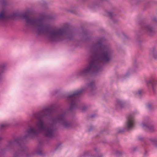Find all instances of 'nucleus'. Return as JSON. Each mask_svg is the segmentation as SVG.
I'll list each match as a JSON object with an SVG mask.
<instances>
[{
	"instance_id": "7",
	"label": "nucleus",
	"mask_w": 157,
	"mask_h": 157,
	"mask_svg": "<svg viewBox=\"0 0 157 157\" xmlns=\"http://www.w3.org/2000/svg\"><path fill=\"white\" fill-rule=\"evenodd\" d=\"M142 126L144 130L152 132L155 131L153 125L151 124V122L148 118L144 120L142 124Z\"/></svg>"
},
{
	"instance_id": "27",
	"label": "nucleus",
	"mask_w": 157,
	"mask_h": 157,
	"mask_svg": "<svg viewBox=\"0 0 157 157\" xmlns=\"http://www.w3.org/2000/svg\"><path fill=\"white\" fill-rule=\"evenodd\" d=\"M93 128L92 127H91L90 128L88 129L89 131H90Z\"/></svg>"
},
{
	"instance_id": "14",
	"label": "nucleus",
	"mask_w": 157,
	"mask_h": 157,
	"mask_svg": "<svg viewBox=\"0 0 157 157\" xmlns=\"http://www.w3.org/2000/svg\"><path fill=\"white\" fill-rule=\"evenodd\" d=\"M147 140H149L154 144L155 147H157V137L150 138L148 140H147Z\"/></svg>"
},
{
	"instance_id": "19",
	"label": "nucleus",
	"mask_w": 157,
	"mask_h": 157,
	"mask_svg": "<svg viewBox=\"0 0 157 157\" xmlns=\"http://www.w3.org/2000/svg\"><path fill=\"white\" fill-rule=\"evenodd\" d=\"M138 139L139 140H144V141H145V145H148V144L145 142V141H146V140H144L143 138H142V137H138Z\"/></svg>"
},
{
	"instance_id": "18",
	"label": "nucleus",
	"mask_w": 157,
	"mask_h": 157,
	"mask_svg": "<svg viewBox=\"0 0 157 157\" xmlns=\"http://www.w3.org/2000/svg\"><path fill=\"white\" fill-rule=\"evenodd\" d=\"M107 13L108 16L112 19L113 18V17L114 15L113 13L111 12H107Z\"/></svg>"
},
{
	"instance_id": "3",
	"label": "nucleus",
	"mask_w": 157,
	"mask_h": 157,
	"mask_svg": "<svg viewBox=\"0 0 157 157\" xmlns=\"http://www.w3.org/2000/svg\"><path fill=\"white\" fill-rule=\"evenodd\" d=\"M113 52L107 46L103 44L101 40L94 45L88 66L81 69L75 74L76 78L85 77L90 72L97 73L102 69V64L109 62L111 59Z\"/></svg>"
},
{
	"instance_id": "22",
	"label": "nucleus",
	"mask_w": 157,
	"mask_h": 157,
	"mask_svg": "<svg viewBox=\"0 0 157 157\" xmlns=\"http://www.w3.org/2000/svg\"><path fill=\"white\" fill-rule=\"evenodd\" d=\"M152 21L153 22H156L157 21V18L156 17H154L152 19Z\"/></svg>"
},
{
	"instance_id": "30",
	"label": "nucleus",
	"mask_w": 157,
	"mask_h": 157,
	"mask_svg": "<svg viewBox=\"0 0 157 157\" xmlns=\"http://www.w3.org/2000/svg\"><path fill=\"white\" fill-rule=\"evenodd\" d=\"M2 139V137H0V141H1Z\"/></svg>"
},
{
	"instance_id": "23",
	"label": "nucleus",
	"mask_w": 157,
	"mask_h": 157,
	"mask_svg": "<svg viewBox=\"0 0 157 157\" xmlns=\"http://www.w3.org/2000/svg\"><path fill=\"white\" fill-rule=\"evenodd\" d=\"M142 92H143V91L142 90H139L138 91L137 94H138L140 95L142 94Z\"/></svg>"
},
{
	"instance_id": "31",
	"label": "nucleus",
	"mask_w": 157,
	"mask_h": 157,
	"mask_svg": "<svg viewBox=\"0 0 157 157\" xmlns=\"http://www.w3.org/2000/svg\"><path fill=\"white\" fill-rule=\"evenodd\" d=\"M102 157V155H101L99 157Z\"/></svg>"
},
{
	"instance_id": "9",
	"label": "nucleus",
	"mask_w": 157,
	"mask_h": 157,
	"mask_svg": "<svg viewBox=\"0 0 157 157\" xmlns=\"http://www.w3.org/2000/svg\"><path fill=\"white\" fill-rule=\"evenodd\" d=\"M87 89L91 95H93L97 92V88L94 81H92L87 85Z\"/></svg>"
},
{
	"instance_id": "17",
	"label": "nucleus",
	"mask_w": 157,
	"mask_h": 157,
	"mask_svg": "<svg viewBox=\"0 0 157 157\" xmlns=\"http://www.w3.org/2000/svg\"><path fill=\"white\" fill-rule=\"evenodd\" d=\"M8 126V124L6 123H4L1 124L0 125V130H2Z\"/></svg>"
},
{
	"instance_id": "20",
	"label": "nucleus",
	"mask_w": 157,
	"mask_h": 157,
	"mask_svg": "<svg viewBox=\"0 0 157 157\" xmlns=\"http://www.w3.org/2000/svg\"><path fill=\"white\" fill-rule=\"evenodd\" d=\"M0 3L2 5H5L6 4V1L4 0H1Z\"/></svg>"
},
{
	"instance_id": "8",
	"label": "nucleus",
	"mask_w": 157,
	"mask_h": 157,
	"mask_svg": "<svg viewBox=\"0 0 157 157\" xmlns=\"http://www.w3.org/2000/svg\"><path fill=\"white\" fill-rule=\"evenodd\" d=\"M141 29L143 32L150 35L153 34L155 32L154 27L149 24H143Z\"/></svg>"
},
{
	"instance_id": "12",
	"label": "nucleus",
	"mask_w": 157,
	"mask_h": 157,
	"mask_svg": "<svg viewBox=\"0 0 157 157\" xmlns=\"http://www.w3.org/2000/svg\"><path fill=\"white\" fill-rule=\"evenodd\" d=\"M124 103L122 101L119 99L116 100L115 105L117 108H121L124 106Z\"/></svg>"
},
{
	"instance_id": "13",
	"label": "nucleus",
	"mask_w": 157,
	"mask_h": 157,
	"mask_svg": "<svg viewBox=\"0 0 157 157\" xmlns=\"http://www.w3.org/2000/svg\"><path fill=\"white\" fill-rule=\"evenodd\" d=\"M35 152L39 155H41L42 154V148L41 146L40 142L39 145L36 147L35 149Z\"/></svg>"
},
{
	"instance_id": "15",
	"label": "nucleus",
	"mask_w": 157,
	"mask_h": 157,
	"mask_svg": "<svg viewBox=\"0 0 157 157\" xmlns=\"http://www.w3.org/2000/svg\"><path fill=\"white\" fill-rule=\"evenodd\" d=\"M6 68V65L5 64H2L0 66V78L2 74L4 72Z\"/></svg>"
},
{
	"instance_id": "29",
	"label": "nucleus",
	"mask_w": 157,
	"mask_h": 157,
	"mask_svg": "<svg viewBox=\"0 0 157 157\" xmlns=\"http://www.w3.org/2000/svg\"><path fill=\"white\" fill-rule=\"evenodd\" d=\"M124 131V130H120L119 132H123Z\"/></svg>"
},
{
	"instance_id": "11",
	"label": "nucleus",
	"mask_w": 157,
	"mask_h": 157,
	"mask_svg": "<svg viewBox=\"0 0 157 157\" xmlns=\"http://www.w3.org/2000/svg\"><path fill=\"white\" fill-rule=\"evenodd\" d=\"M147 86L151 85L154 91V87L157 86V80L154 79L150 80L147 82Z\"/></svg>"
},
{
	"instance_id": "2",
	"label": "nucleus",
	"mask_w": 157,
	"mask_h": 157,
	"mask_svg": "<svg viewBox=\"0 0 157 157\" xmlns=\"http://www.w3.org/2000/svg\"><path fill=\"white\" fill-rule=\"evenodd\" d=\"M22 17L25 20L28 25L36 27L38 34H47L48 39L51 41L58 42L65 39L71 40L73 39L74 34L68 27L52 29L49 24L46 23L45 16L36 18L30 17L28 13H25L22 15Z\"/></svg>"
},
{
	"instance_id": "1",
	"label": "nucleus",
	"mask_w": 157,
	"mask_h": 157,
	"mask_svg": "<svg viewBox=\"0 0 157 157\" xmlns=\"http://www.w3.org/2000/svg\"><path fill=\"white\" fill-rule=\"evenodd\" d=\"M56 110V108L50 107L46 108L38 113L36 117L38 119L36 123V127H30L27 131L28 135L23 137H18L13 141L9 142V145L13 144H18L19 147L18 151L14 153V156L19 157L25 152L26 147L24 143V139L28 136L33 137L37 135L41 132H43L44 136L48 138H52L55 136L56 129L53 126H47L44 121V118L45 117L48 116L54 113Z\"/></svg>"
},
{
	"instance_id": "4",
	"label": "nucleus",
	"mask_w": 157,
	"mask_h": 157,
	"mask_svg": "<svg viewBox=\"0 0 157 157\" xmlns=\"http://www.w3.org/2000/svg\"><path fill=\"white\" fill-rule=\"evenodd\" d=\"M51 121L52 124L60 123L64 128H70L72 126V123L67 120L65 113L64 112H62L56 117L52 118Z\"/></svg>"
},
{
	"instance_id": "16",
	"label": "nucleus",
	"mask_w": 157,
	"mask_h": 157,
	"mask_svg": "<svg viewBox=\"0 0 157 157\" xmlns=\"http://www.w3.org/2000/svg\"><path fill=\"white\" fill-rule=\"evenodd\" d=\"M150 53L155 58H156L157 57L155 56V55H157V52L156 51L155 48H153L151 50Z\"/></svg>"
},
{
	"instance_id": "28",
	"label": "nucleus",
	"mask_w": 157,
	"mask_h": 157,
	"mask_svg": "<svg viewBox=\"0 0 157 157\" xmlns=\"http://www.w3.org/2000/svg\"><path fill=\"white\" fill-rule=\"evenodd\" d=\"M95 116V115H92L91 116V117H90L92 118V117H94Z\"/></svg>"
},
{
	"instance_id": "25",
	"label": "nucleus",
	"mask_w": 157,
	"mask_h": 157,
	"mask_svg": "<svg viewBox=\"0 0 157 157\" xmlns=\"http://www.w3.org/2000/svg\"><path fill=\"white\" fill-rule=\"evenodd\" d=\"M122 154V153L121 152H119V151H118L117 152V156H118V155H121Z\"/></svg>"
},
{
	"instance_id": "24",
	"label": "nucleus",
	"mask_w": 157,
	"mask_h": 157,
	"mask_svg": "<svg viewBox=\"0 0 157 157\" xmlns=\"http://www.w3.org/2000/svg\"><path fill=\"white\" fill-rule=\"evenodd\" d=\"M87 109V108L86 107H83L81 109V110L83 111Z\"/></svg>"
},
{
	"instance_id": "21",
	"label": "nucleus",
	"mask_w": 157,
	"mask_h": 157,
	"mask_svg": "<svg viewBox=\"0 0 157 157\" xmlns=\"http://www.w3.org/2000/svg\"><path fill=\"white\" fill-rule=\"evenodd\" d=\"M147 108L149 110L151 109L152 108V107L151 105L150 104H148L147 105Z\"/></svg>"
},
{
	"instance_id": "5",
	"label": "nucleus",
	"mask_w": 157,
	"mask_h": 157,
	"mask_svg": "<svg viewBox=\"0 0 157 157\" xmlns=\"http://www.w3.org/2000/svg\"><path fill=\"white\" fill-rule=\"evenodd\" d=\"M83 89L74 92L72 94L69 95L67 99L70 102V106L69 109L72 110L74 109L78 108V102L79 100L78 95L84 91Z\"/></svg>"
},
{
	"instance_id": "26",
	"label": "nucleus",
	"mask_w": 157,
	"mask_h": 157,
	"mask_svg": "<svg viewBox=\"0 0 157 157\" xmlns=\"http://www.w3.org/2000/svg\"><path fill=\"white\" fill-rule=\"evenodd\" d=\"M88 154V152H84L83 154L82 155V156H85L86 155H87Z\"/></svg>"
},
{
	"instance_id": "6",
	"label": "nucleus",
	"mask_w": 157,
	"mask_h": 157,
	"mask_svg": "<svg viewBox=\"0 0 157 157\" xmlns=\"http://www.w3.org/2000/svg\"><path fill=\"white\" fill-rule=\"evenodd\" d=\"M19 16L18 13H14L10 15L5 13L4 11L0 13V24L4 25L7 20L10 18H15Z\"/></svg>"
},
{
	"instance_id": "10",
	"label": "nucleus",
	"mask_w": 157,
	"mask_h": 157,
	"mask_svg": "<svg viewBox=\"0 0 157 157\" xmlns=\"http://www.w3.org/2000/svg\"><path fill=\"white\" fill-rule=\"evenodd\" d=\"M134 121L133 116L132 115H130L128 118L127 121L126 123L127 128L129 129L134 126Z\"/></svg>"
}]
</instances>
